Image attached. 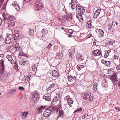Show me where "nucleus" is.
I'll list each match as a JSON object with an SVG mask.
<instances>
[{
    "label": "nucleus",
    "instance_id": "nucleus-40",
    "mask_svg": "<svg viewBox=\"0 0 120 120\" xmlns=\"http://www.w3.org/2000/svg\"><path fill=\"white\" fill-rule=\"evenodd\" d=\"M82 68L81 66L80 65H78L77 66V68L79 70H80Z\"/></svg>",
    "mask_w": 120,
    "mask_h": 120
},
{
    "label": "nucleus",
    "instance_id": "nucleus-41",
    "mask_svg": "<svg viewBox=\"0 0 120 120\" xmlns=\"http://www.w3.org/2000/svg\"><path fill=\"white\" fill-rule=\"evenodd\" d=\"M109 55V54L108 53H106L104 55V57L105 58H107Z\"/></svg>",
    "mask_w": 120,
    "mask_h": 120
},
{
    "label": "nucleus",
    "instance_id": "nucleus-45",
    "mask_svg": "<svg viewBox=\"0 0 120 120\" xmlns=\"http://www.w3.org/2000/svg\"><path fill=\"white\" fill-rule=\"evenodd\" d=\"M52 45L51 44H49L48 45L47 48L48 49H50Z\"/></svg>",
    "mask_w": 120,
    "mask_h": 120
},
{
    "label": "nucleus",
    "instance_id": "nucleus-52",
    "mask_svg": "<svg viewBox=\"0 0 120 120\" xmlns=\"http://www.w3.org/2000/svg\"><path fill=\"white\" fill-rule=\"evenodd\" d=\"M20 47L19 46L18 48L16 49V50L17 51H19L20 50Z\"/></svg>",
    "mask_w": 120,
    "mask_h": 120
},
{
    "label": "nucleus",
    "instance_id": "nucleus-9",
    "mask_svg": "<svg viewBox=\"0 0 120 120\" xmlns=\"http://www.w3.org/2000/svg\"><path fill=\"white\" fill-rule=\"evenodd\" d=\"M43 5L41 3H38L37 4H35L34 5V7L35 10H39L43 8Z\"/></svg>",
    "mask_w": 120,
    "mask_h": 120
},
{
    "label": "nucleus",
    "instance_id": "nucleus-64",
    "mask_svg": "<svg viewBox=\"0 0 120 120\" xmlns=\"http://www.w3.org/2000/svg\"><path fill=\"white\" fill-rule=\"evenodd\" d=\"M118 85L120 87V81L119 82Z\"/></svg>",
    "mask_w": 120,
    "mask_h": 120
},
{
    "label": "nucleus",
    "instance_id": "nucleus-46",
    "mask_svg": "<svg viewBox=\"0 0 120 120\" xmlns=\"http://www.w3.org/2000/svg\"><path fill=\"white\" fill-rule=\"evenodd\" d=\"M19 88L20 90L23 91L24 90V88L20 86Z\"/></svg>",
    "mask_w": 120,
    "mask_h": 120
},
{
    "label": "nucleus",
    "instance_id": "nucleus-35",
    "mask_svg": "<svg viewBox=\"0 0 120 120\" xmlns=\"http://www.w3.org/2000/svg\"><path fill=\"white\" fill-rule=\"evenodd\" d=\"M14 19V18L13 16H10L8 18V20H10V21H12Z\"/></svg>",
    "mask_w": 120,
    "mask_h": 120
},
{
    "label": "nucleus",
    "instance_id": "nucleus-7",
    "mask_svg": "<svg viewBox=\"0 0 120 120\" xmlns=\"http://www.w3.org/2000/svg\"><path fill=\"white\" fill-rule=\"evenodd\" d=\"M76 16L79 21L82 22L83 21L82 15L80 13L79 11L76 12Z\"/></svg>",
    "mask_w": 120,
    "mask_h": 120
},
{
    "label": "nucleus",
    "instance_id": "nucleus-4",
    "mask_svg": "<svg viewBox=\"0 0 120 120\" xmlns=\"http://www.w3.org/2000/svg\"><path fill=\"white\" fill-rule=\"evenodd\" d=\"M19 37V32L17 30H15L14 32V38L15 42H17Z\"/></svg>",
    "mask_w": 120,
    "mask_h": 120
},
{
    "label": "nucleus",
    "instance_id": "nucleus-38",
    "mask_svg": "<svg viewBox=\"0 0 120 120\" xmlns=\"http://www.w3.org/2000/svg\"><path fill=\"white\" fill-rule=\"evenodd\" d=\"M98 85V84L96 83H95L93 85V88H97Z\"/></svg>",
    "mask_w": 120,
    "mask_h": 120
},
{
    "label": "nucleus",
    "instance_id": "nucleus-22",
    "mask_svg": "<svg viewBox=\"0 0 120 120\" xmlns=\"http://www.w3.org/2000/svg\"><path fill=\"white\" fill-rule=\"evenodd\" d=\"M29 34L31 36H33L34 34V31L32 29H29Z\"/></svg>",
    "mask_w": 120,
    "mask_h": 120
},
{
    "label": "nucleus",
    "instance_id": "nucleus-19",
    "mask_svg": "<svg viewBox=\"0 0 120 120\" xmlns=\"http://www.w3.org/2000/svg\"><path fill=\"white\" fill-rule=\"evenodd\" d=\"M58 115L59 116L61 117H63L64 115V113L62 110H60L58 113Z\"/></svg>",
    "mask_w": 120,
    "mask_h": 120
},
{
    "label": "nucleus",
    "instance_id": "nucleus-8",
    "mask_svg": "<svg viewBox=\"0 0 120 120\" xmlns=\"http://www.w3.org/2000/svg\"><path fill=\"white\" fill-rule=\"evenodd\" d=\"M76 0H72L70 3L68 5L69 7L72 8V10H73L75 8L76 4Z\"/></svg>",
    "mask_w": 120,
    "mask_h": 120
},
{
    "label": "nucleus",
    "instance_id": "nucleus-34",
    "mask_svg": "<svg viewBox=\"0 0 120 120\" xmlns=\"http://www.w3.org/2000/svg\"><path fill=\"white\" fill-rule=\"evenodd\" d=\"M91 21H90V20H89L88 22V27L89 28H90L91 27V23L90 22Z\"/></svg>",
    "mask_w": 120,
    "mask_h": 120
},
{
    "label": "nucleus",
    "instance_id": "nucleus-63",
    "mask_svg": "<svg viewBox=\"0 0 120 120\" xmlns=\"http://www.w3.org/2000/svg\"><path fill=\"white\" fill-rule=\"evenodd\" d=\"M85 117L84 115H83L82 116V118L83 119H85Z\"/></svg>",
    "mask_w": 120,
    "mask_h": 120
},
{
    "label": "nucleus",
    "instance_id": "nucleus-27",
    "mask_svg": "<svg viewBox=\"0 0 120 120\" xmlns=\"http://www.w3.org/2000/svg\"><path fill=\"white\" fill-rule=\"evenodd\" d=\"M0 64L2 66V70H4V62L3 60H1L0 61Z\"/></svg>",
    "mask_w": 120,
    "mask_h": 120
},
{
    "label": "nucleus",
    "instance_id": "nucleus-21",
    "mask_svg": "<svg viewBox=\"0 0 120 120\" xmlns=\"http://www.w3.org/2000/svg\"><path fill=\"white\" fill-rule=\"evenodd\" d=\"M55 85V84L54 83H52L51 85L49 87L47 88V90L48 91L49 90H50V89L53 88Z\"/></svg>",
    "mask_w": 120,
    "mask_h": 120
},
{
    "label": "nucleus",
    "instance_id": "nucleus-59",
    "mask_svg": "<svg viewBox=\"0 0 120 120\" xmlns=\"http://www.w3.org/2000/svg\"><path fill=\"white\" fill-rule=\"evenodd\" d=\"M72 35L71 34L70 35H68V37L69 38H71L72 37Z\"/></svg>",
    "mask_w": 120,
    "mask_h": 120
},
{
    "label": "nucleus",
    "instance_id": "nucleus-25",
    "mask_svg": "<svg viewBox=\"0 0 120 120\" xmlns=\"http://www.w3.org/2000/svg\"><path fill=\"white\" fill-rule=\"evenodd\" d=\"M16 91L15 89H14L10 91V93L11 94H15Z\"/></svg>",
    "mask_w": 120,
    "mask_h": 120
},
{
    "label": "nucleus",
    "instance_id": "nucleus-50",
    "mask_svg": "<svg viewBox=\"0 0 120 120\" xmlns=\"http://www.w3.org/2000/svg\"><path fill=\"white\" fill-rule=\"evenodd\" d=\"M4 55L3 54H0V57L3 58L4 57Z\"/></svg>",
    "mask_w": 120,
    "mask_h": 120
},
{
    "label": "nucleus",
    "instance_id": "nucleus-55",
    "mask_svg": "<svg viewBox=\"0 0 120 120\" xmlns=\"http://www.w3.org/2000/svg\"><path fill=\"white\" fill-rule=\"evenodd\" d=\"M117 69V70H119L120 69V66H118L116 67Z\"/></svg>",
    "mask_w": 120,
    "mask_h": 120
},
{
    "label": "nucleus",
    "instance_id": "nucleus-61",
    "mask_svg": "<svg viewBox=\"0 0 120 120\" xmlns=\"http://www.w3.org/2000/svg\"><path fill=\"white\" fill-rule=\"evenodd\" d=\"M0 39L2 40L3 39V37L2 36H0Z\"/></svg>",
    "mask_w": 120,
    "mask_h": 120
},
{
    "label": "nucleus",
    "instance_id": "nucleus-44",
    "mask_svg": "<svg viewBox=\"0 0 120 120\" xmlns=\"http://www.w3.org/2000/svg\"><path fill=\"white\" fill-rule=\"evenodd\" d=\"M19 56H24V55L23 54V52H20L19 54H18Z\"/></svg>",
    "mask_w": 120,
    "mask_h": 120
},
{
    "label": "nucleus",
    "instance_id": "nucleus-6",
    "mask_svg": "<svg viewBox=\"0 0 120 120\" xmlns=\"http://www.w3.org/2000/svg\"><path fill=\"white\" fill-rule=\"evenodd\" d=\"M92 55L94 56H100L101 55V52L98 49L95 50L92 52Z\"/></svg>",
    "mask_w": 120,
    "mask_h": 120
},
{
    "label": "nucleus",
    "instance_id": "nucleus-43",
    "mask_svg": "<svg viewBox=\"0 0 120 120\" xmlns=\"http://www.w3.org/2000/svg\"><path fill=\"white\" fill-rule=\"evenodd\" d=\"M57 109H59V110H61V106L60 104V105H59V106Z\"/></svg>",
    "mask_w": 120,
    "mask_h": 120
},
{
    "label": "nucleus",
    "instance_id": "nucleus-51",
    "mask_svg": "<svg viewBox=\"0 0 120 120\" xmlns=\"http://www.w3.org/2000/svg\"><path fill=\"white\" fill-rule=\"evenodd\" d=\"M2 22V20L0 17V26H1Z\"/></svg>",
    "mask_w": 120,
    "mask_h": 120
},
{
    "label": "nucleus",
    "instance_id": "nucleus-17",
    "mask_svg": "<svg viewBox=\"0 0 120 120\" xmlns=\"http://www.w3.org/2000/svg\"><path fill=\"white\" fill-rule=\"evenodd\" d=\"M28 112L27 111H26L25 112H22L21 113V115L22 117V118H26L28 114Z\"/></svg>",
    "mask_w": 120,
    "mask_h": 120
},
{
    "label": "nucleus",
    "instance_id": "nucleus-29",
    "mask_svg": "<svg viewBox=\"0 0 120 120\" xmlns=\"http://www.w3.org/2000/svg\"><path fill=\"white\" fill-rule=\"evenodd\" d=\"M16 42H15V44L13 45V47L14 48H15L16 49L19 46V45Z\"/></svg>",
    "mask_w": 120,
    "mask_h": 120
},
{
    "label": "nucleus",
    "instance_id": "nucleus-37",
    "mask_svg": "<svg viewBox=\"0 0 120 120\" xmlns=\"http://www.w3.org/2000/svg\"><path fill=\"white\" fill-rule=\"evenodd\" d=\"M68 31L69 33L70 34H72L73 32V30L72 29H71L69 30H68Z\"/></svg>",
    "mask_w": 120,
    "mask_h": 120
},
{
    "label": "nucleus",
    "instance_id": "nucleus-54",
    "mask_svg": "<svg viewBox=\"0 0 120 120\" xmlns=\"http://www.w3.org/2000/svg\"><path fill=\"white\" fill-rule=\"evenodd\" d=\"M82 110V109L81 108H80V109H78L75 112H76L78 111H79L80 110Z\"/></svg>",
    "mask_w": 120,
    "mask_h": 120
},
{
    "label": "nucleus",
    "instance_id": "nucleus-13",
    "mask_svg": "<svg viewBox=\"0 0 120 120\" xmlns=\"http://www.w3.org/2000/svg\"><path fill=\"white\" fill-rule=\"evenodd\" d=\"M83 98L86 100L89 101H91L93 99V98L90 97L89 94L87 93H86L84 95Z\"/></svg>",
    "mask_w": 120,
    "mask_h": 120
},
{
    "label": "nucleus",
    "instance_id": "nucleus-53",
    "mask_svg": "<svg viewBox=\"0 0 120 120\" xmlns=\"http://www.w3.org/2000/svg\"><path fill=\"white\" fill-rule=\"evenodd\" d=\"M43 108V107L42 106L38 108V109L39 111H40Z\"/></svg>",
    "mask_w": 120,
    "mask_h": 120
},
{
    "label": "nucleus",
    "instance_id": "nucleus-36",
    "mask_svg": "<svg viewBox=\"0 0 120 120\" xmlns=\"http://www.w3.org/2000/svg\"><path fill=\"white\" fill-rule=\"evenodd\" d=\"M73 79V78L72 77V76H71L70 75V76H69L68 77V80L69 81H71Z\"/></svg>",
    "mask_w": 120,
    "mask_h": 120
},
{
    "label": "nucleus",
    "instance_id": "nucleus-23",
    "mask_svg": "<svg viewBox=\"0 0 120 120\" xmlns=\"http://www.w3.org/2000/svg\"><path fill=\"white\" fill-rule=\"evenodd\" d=\"M113 26L112 23H110L108 24V28L109 30H110L112 28Z\"/></svg>",
    "mask_w": 120,
    "mask_h": 120
},
{
    "label": "nucleus",
    "instance_id": "nucleus-42",
    "mask_svg": "<svg viewBox=\"0 0 120 120\" xmlns=\"http://www.w3.org/2000/svg\"><path fill=\"white\" fill-rule=\"evenodd\" d=\"M32 68L33 71H35L36 70L35 66H32Z\"/></svg>",
    "mask_w": 120,
    "mask_h": 120
},
{
    "label": "nucleus",
    "instance_id": "nucleus-15",
    "mask_svg": "<svg viewBox=\"0 0 120 120\" xmlns=\"http://www.w3.org/2000/svg\"><path fill=\"white\" fill-rule=\"evenodd\" d=\"M6 58L8 59L9 61H10L12 64L14 63V61L13 60L12 57L11 56L9 55H7L6 56Z\"/></svg>",
    "mask_w": 120,
    "mask_h": 120
},
{
    "label": "nucleus",
    "instance_id": "nucleus-62",
    "mask_svg": "<svg viewBox=\"0 0 120 120\" xmlns=\"http://www.w3.org/2000/svg\"><path fill=\"white\" fill-rule=\"evenodd\" d=\"M88 114H86L85 115H84L85 117H86L87 116H88Z\"/></svg>",
    "mask_w": 120,
    "mask_h": 120
},
{
    "label": "nucleus",
    "instance_id": "nucleus-11",
    "mask_svg": "<svg viewBox=\"0 0 120 120\" xmlns=\"http://www.w3.org/2000/svg\"><path fill=\"white\" fill-rule=\"evenodd\" d=\"M101 10L100 9L97 10L95 12L93 16L94 18H96L101 14Z\"/></svg>",
    "mask_w": 120,
    "mask_h": 120
},
{
    "label": "nucleus",
    "instance_id": "nucleus-3",
    "mask_svg": "<svg viewBox=\"0 0 120 120\" xmlns=\"http://www.w3.org/2000/svg\"><path fill=\"white\" fill-rule=\"evenodd\" d=\"M6 35L7 37L5 39V42L6 44H10L11 42V38L12 36L11 34H7Z\"/></svg>",
    "mask_w": 120,
    "mask_h": 120
},
{
    "label": "nucleus",
    "instance_id": "nucleus-60",
    "mask_svg": "<svg viewBox=\"0 0 120 120\" xmlns=\"http://www.w3.org/2000/svg\"><path fill=\"white\" fill-rule=\"evenodd\" d=\"M119 108L118 107H115V109H118L119 110V111H120V110H119V109H118Z\"/></svg>",
    "mask_w": 120,
    "mask_h": 120
},
{
    "label": "nucleus",
    "instance_id": "nucleus-48",
    "mask_svg": "<svg viewBox=\"0 0 120 120\" xmlns=\"http://www.w3.org/2000/svg\"><path fill=\"white\" fill-rule=\"evenodd\" d=\"M32 0H24L25 2L27 3L30 2Z\"/></svg>",
    "mask_w": 120,
    "mask_h": 120
},
{
    "label": "nucleus",
    "instance_id": "nucleus-39",
    "mask_svg": "<svg viewBox=\"0 0 120 120\" xmlns=\"http://www.w3.org/2000/svg\"><path fill=\"white\" fill-rule=\"evenodd\" d=\"M115 43V42L114 41H110L109 43V45H113Z\"/></svg>",
    "mask_w": 120,
    "mask_h": 120
},
{
    "label": "nucleus",
    "instance_id": "nucleus-26",
    "mask_svg": "<svg viewBox=\"0 0 120 120\" xmlns=\"http://www.w3.org/2000/svg\"><path fill=\"white\" fill-rule=\"evenodd\" d=\"M60 98L59 95L57 94H56L55 98H54L56 101H58Z\"/></svg>",
    "mask_w": 120,
    "mask_h": 120
},
{
    "label": "nucleus",
    "instance_id": "nucleus-18",
    "mask_svg": "<svg viewBox=\"0 0 120 120\" xmlns=\"http://www.w3.org/2000/svg\"><path fill=\"white\" fill-rule=\"evenodd\" d=\"M52 76L54 77H57L59 75V73L56 71L54 70L52 72Z\"/></svg>",
    "mask_w": 120,
    "mask_h": 120
},
{
    "label": "nucleus",
    "instance_id": "nucleus-14",
    "mask_svg": "<svg viewBox=\"0 0 120 120\" xmlns=\"http://www.w3.org/2000/svg\"><path fill=\"white\" fill-rule=\"evenodd\" d=\"M116 74L115 73L111 77V79L114 82H116L118 81L116 79Z\"/></svg>",
    "mask_w": 120,
    "mask_h": 120
},
{
    "label": "nucleus",
    "instance_id": "nucleus-12",
    "mask_svg": "<svg viewBox=\"0 0 120 120\" xmlns=\"http://www.w3.org/2000/svg\"><path fill=\"white\" fill-rule=\"evenodd\" d=\"M98 36L100 38L103 37L104 36V32L102 29H99L98 31Z\"/></svg>",
    "mask_w": 120,
    "mask_h": 120
},
{
    "label": "nucleus",
    "instance_id": "nucleus-5",
    "mask_svg": "<svg viewBox=\"0 0 120 120\" xmlns=\"http://www.w3.org/2000/svg\"><path fill=\"white\" fill-rule=\"evenodd\" d=\"M33 93L31 99L34 101H35L38 99L39 97V95L36 92H35Z\"/></svg>",
    "mask_w": 120,
    "mask_h": 120
},
{
    "label": "nucleus",
    "instance_id": "nucleus-28",
    "mask_svg": "<svg viewBox=\"0 0 120 120\" xmlns=\"http://www.w3.org/2000/svg\"><path fill=\"white\" fill-rule=\"evenodd\" d=\"M80 13L82 15H83L85 11V10L84 9H81L79 11Z\"/></svg>",
    "mask_w": 120,
    "mask_h": 120
},
{
    "label": "nucleus",
    "instance_id": "nucleus-16",
    "mask_svg": "<svg viewBox=\"0 0 120 120\" xmlns=\"http://www.w3.org/2000/svg\"><path fill=\"white\" fill-rule=\"evenodd\" d=\"M43 98L45 99L46 100L48 101H51L50 97L48 96L47 94H45L43 95Z\"/></svg>",
    "mask_w": 120,
    "mask_h": 120
},
{
    "label": "nucleus",
    "instance_id": "nucleus-31",
    "mask_svg": "<svg viewBox=\"0 0 120 120\" xmlns=\"http://www.w3.org/2000/svg\"><path fill=\"white\" fill-rule=\"evenodd\" d=\"M76 7L77 12L79 11L81 9V8L79 6L76 5Z\"/></svg>",
    "mask_w": 120,
    "mask_h": 120
},
{
    "label": "nucleus",
    "instance_id": "nucleus-57",
    "mask_svg": "<svg viewBox=\"0 0 120 120\" xmlns=\"http://www.w3.org/2000/svg\"><path fill=\"white\" fill-rule=\"evenodd\" d=\"M111 50H109L107 51V53H108L109 54V53L111 52Z\"/></svg>",
    "mask_w": 120,
    "mask_h": 120
},
{
    "label": "nucleus",
    "instance_id": "nucleus-1",
    "mask_svg": "<svg viewBox=\"0 0 120 120\" xmlns=\"http://www.w3.org/2000/svg\"><path fill=\"white\" fill-rule=\"evenodd\" d=\"M64 100L65 101H67L69 106L70 107L72 106L71 104H72L73 102V101L72 100V98H70L69 96L67 95L65 97Z\"/></svg>",
    "mask_w": 120,
    "mask_h": 120
},
{
    "label": "nucleus",
    "instance_id": "nucleus-20",
    "mask_svg": "<svg viewBox=\"0 0 120 120\" xmlns=\"http://www.w3.org/2000/svg\"><path fill=\"white\" fill-rule=\"evenodd\" d=\"M26 63L25 59H22L21 61H20L19 62L20 64H21L22 63V64L24 65H25Z\"/></svg>",
    "mask_w": 120,
    "mask_h": 120
},
{
    "label": "nucleus",
    "instance_id": "nucleus-2",
    "mask_svg": "<svg viewBox=\"0 0 120 120\" xmlns=\"http://www.w3.org/2000/svg\"><path fill=\"white\" fill-rule=\"evenodd\" d=\"M51 109V108H50L45 110L43 113L44 116L47 117L50 115L52 112Z\"/></svg>",
    "mask_w": 120,
    "mask_h": 120
},
{
    "label": "nucleus",
    "instance_id": "nucleus-58",
    "mask_svg": "<svg viewBox=\"0 0 120 120\" xmlns=\"http://www.w3.org/2000/svg\"><path fill=\"white\" fill-rule=\"evenodd\" d=\"M4 0H0V3H2L3 2Z\"/></svg>",
    "mask_w": 120,
    "mask_h": 120
},
{
    "label": "nucleus",
    "instance_id": "nucleus-56",
    "mask_svg": "<svg viewBox=\"0 0 120 120\" xmlns=\"http://www.w3.org/2000/svg\"><path fill=\"white\" fill-rule=\"evenodd\" d=\"M104 83H106V82H107V81L106 80V79L105 78H104Z\"/></svg>",
    "mask_w": 120,
    "mask_h": 120
},
{
    "label": "nucleus",
    "instance_id": "nucleus-49",
    "mask_svg": "<svg viewBox=\"0 0 120 120\" xmlns=\"http://www.w3.org/2000/svg\"><path fill=\"white\" fill-rule=\"evenodd\" d=\"M97 88H93V92L94 93H95L96 92Z\"/></svg>",
    "mask_w": 120,
    "mask_h": 120
},
{
    "label": "nucleus",
    "instance_id": "nucleus-10",
    "mask_svg": "<svg viewBox=\"0 0 120 120\" xmlns=\"http://www.w3.org/2000/svg\"><path fill=\"white\" fill-rule=\"evenodd\" d=\"M13 6L15 7V8L17 11H19L20 9V7L17 4V2L16 1H14L12 4Z\"/></svg>",
    "mask_w": 120,
    "mask_h": 120
},
{
    "label": "nucleus",
    "instance_id": "nucleus-47",
    "mask_svg": "<svg viewBox=\"0 0 120 120\" xmlns=\"http://www.w3.org/2000/svg\"><path fill=\"white\" fill-rule=\"evenodd\" d=\"M113 70L112 69H109L108 70V74H109L110 73L112 72H113Z\"/></svg>",
    "mask_w": 120,
    "mask_h": 120
},
{
    "label": "nucleus",
    "instance_id": "nucleus-30",
    "mask_svg": "<svg viewBox=\"0 0 120 120\" xmlns=\"http://www.w3.org/2000/svg\"><path fill=\"white\" fill-rule=\"evenodd\" d=\"M42 31L43 33L45 34H47L48 32V30L45 29H43L42 30Z\"/></svg>",
    "mask_w": 120,
    "mask_h": 120
},
{
    "label": "nucleus",
    "instance_id": "nucleus-33",
    "mask_svg": "<svg viewBox=\"0 0 120 120\" xmlns=\"http://www.w3.org/2000/svg\"><path fill=\"white\" fill-rule=\"evenodd\" d=\"M30 77L28 76L26 77L25 79V81L26 82H27L29 81V80Z\"/></svg>",
    "mask_w": 120,
    "mask_h": 120
},
{
    "label": "nucleus",
    "instance_id": "nucleus-24",
    "mask_svg": "<svg viewBox=\"0 0 120 120\" xmlns=\"http://www.w3.org/2000/svg\"><path fill=\"white\" fill-rule=\"evenodd\" d=\"M74 51H71L69 53V57H72L74 56Z\"/></svg>",
    "mask_w": 120,
    "mask_h": 120
},
{
    "label": "nucleus",
    "instance_id": "nucleus-32",
    "mask_svg": "<svg viewBox=\"0 0 120 120\" xmlns=\"http://www.w3.org/2000/svg\"><path fill=\"white\" fill-rule=\"evenodd\" d=\"M101 62L104 64H105L106 63H107V62H108L109 63V61H105L104 60H101Z\"/></svg>",
    "mask_w": 120,
    "mask_h": 120
}]
</instances>
